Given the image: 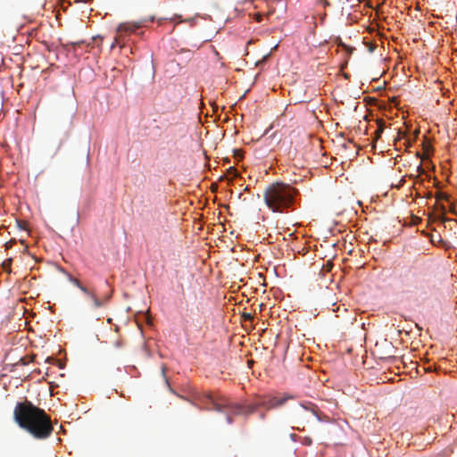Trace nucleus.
I'll list each match as a JSON object with an SVG mask.
<instances>
[{"label":"nucleus","instance_id":"obj_1","mask_svg":"<svg viewBox=\"0 0 457 457\" xmlns=\"http://www.w3.org/2000/svg\"><path fill=\"white\" fill-rule=\"evenodd\" d=\"M13 419L21 428L37 440L48 438L54 431L50 416L29 401L16 403Z\"/></svg>","mask_w":457,"mask_h":457},{"label":"nucleus","instance_id":"obj_2","mask_svg":"<svg viewBox=\"0 0 457 457\" xmlns=\"http://www.w3.org/2000/svg\"><path fill=\"white\" fill-rule=\"evenodd\" d=\"M298 190L285 183H272L267 187L263 193L266 205L272 211L283 212L290 208L295 201Z\"/></svg>","mask_w":457,"mask_h":457},{"label":"nucleus","instance_id":"obj_3","mask_svg":"<svg viewBox=\"0 0 457 457\" xmlns=\"http://www.w3.org/2000/svg\"><path fill=\"white\" fill-rule=\"evenodd\" d=\"M195 400L198 403L197 407L200 410H214L216 411H228L233 414H250L253 412V408L244 407L239 404L231 403L228 400H216L210 393H200L195 396Z\"/></svg>","mask_w":457,"mask_h":457},{"label":"nucleus","instance_id":"obj_4","mask_svg":"<svg viewBox=\"0 0 457 457\" xmlns=\"http://www.w3.org/2000/svg\"><path fill=\"white\" fill-rule=\"evenodd\" d=\"M407 283L413 291L420 296L427 297L434 290V285L428 275L420 270L413 269L410 270Z\"/></svg>","mask_w":457,"mask_h":457},{"label":"nucleus","instance_id":"obj_5","mask_svg":"<svg viewBox=\"0 0 457 457\" xmlns=\"http://www.w3.org/2000/svg\"><path fill=\"white\" fill-rule=\"evenodd\" d=\"M150 21H153L154 19H149ZM148 21V20L144 19L137 21H127L120 23L116 29L115 41L118 44H120L123 38L126 39V37L131 33L136 32V30L139 28L145 26V23Z\"/></svg>","mask_w":457,"mask_h":457},{"label":"nucleus","instance_id":"obj_6","mask_svg":"<svg viewBox=\"0 0 457 457\" xmlns=\"http://www.w3.org/2000/svg\"><path fill=\"white\" fill-rule=\"evenodd\" d=\"M288 399H294V396H292V395H286V396H281V397L271 396L267 399H263L261 402V405H262L263 407H265L267 409H274V408H277V407H279V406H282L283 404H285Z\"/></svg>","mask_w":457,"mask_h":457},{"label":"nucleus","instance_id":"obj_7","mask_svg":"<svg viewBox=\"0 0 457 457\" xmlns=\"http://www.w3.org/2000/svg\"><path fill=\"white\" fill-rule=\"evenodd\" d=\"M87 295L92 300L95 308H100L104 306L111 297V295H109L103 299H99L97 298L96 295L90 290L89 294H87Z\"/></svg>","mask_w":457,"mask_h":457},{"label":"nucleus","instance_id":"obj_8","mask_svg":"<svg viewBox=\"0 0 457 457\" xmlns=\"http://www.w3.org/2000/svg\"><path fill=\"white\" fill-rule=\"evenodd\" d=\"M69 279L71 282L73 283V285H75L77 287H79L85 295L87 294H89V290L85 287L78 278H75L73 277H71V275H69Z\"/></svg>","mask_w":457,"mask_h":457},{"label":"nucleus","instance_id":"obj_9","mask_svg":"<svg viewBox=\"0 0 457 457\" xmlns=\"http://www.w3.org/2000/svg\"><path fill=\"white\" fill-rule=\"evenodd\" d=\"M377 123H378V129L375 132V140H378L380 137V136L383 133L384 129H385V123L382 120H378Z\"/></svg>","mask_w":457,"mask_h":457},{"label":"nucleus","instance_id":"obj_10","mask_svg":"<svg viewBox=\"0 0 457 457\" xmlns=\"http://www.w3.org/2000/svg\"><path fill=\"white\" fill-rule=\"evenodd\" d=\"M170 21H176L177 23H180V22H189V23H192L194 21V19L193 18H189L187 20H183L181 15L175 14L172 18H170Z\"/></svg>","mask_w":457,"mask_h":457},{"label":"nucleus","instance_id":"obj_11","mask_svg":"<svg viewBox=\"0 0 457 457\" xmlns=\"http://www.w3.org/2000/svg\"><path fill=\"white\" fill-rule=\"evenodd\" d=\"M303 407L305 409V410H308V411H311V412L312 413V415L314 417L317 418V420H320V418L319 416V413H318V408L314 405V404H311L310 407H307L305 405H303Z\"/></svg>","mask_w":457,"mask_h":457},{"label":"nucleus","instance_id":"obj_12","mask_svg":"<svg viewBox=\"0 0 457 457\" xmlns=\"http://www.w3.org/2000/svg\"><path fill=\"white\" fill-rule=\"evenodd\" d=\"M436 200H438V201H439V200H448L449 196H448V195H447V194H445V193H443V192H437V193L436 194Z\"/></svg>","mask_w":457,"mask_h":457},{"label":"nucleus","instance_id":"obj_13","mask_svg":"<svg viewBox=\"0 0 457 457\" xmlns=\"http://www.w3.org/2000/svg\"><path fill=\"white\" fill-rule=\"evenodd\" d=\"M339 46H341L343 49L346 50L348 53H352L353 51V47H350L348 46H346L345 44H344L343 42H340L339 43Z\"/></svg>","mask_w":457,"mask_h":457},{"label":"nucleus","instance_id":"obj_14","mask_svg":"<svg viewBox=\"0 0 457 457\" xmlns=\"http://www.w3.org/2000/svg\"><path fill=\"white\" fill-rule=\"evenodd\" d=\"M125 41H126V39H125V38H123V40L121 41V43H120V44H118V43H116V41L114 40V41H113V43L112 44V46H111V47H112V48H113L115 46H120V47H122V46H124V45H125Z\"/></svg>","mask_w":457,"mask_h":457},{"label":"nucleus","instance_id":"obj_15","mask_svg":"<svg viewBox=\"0 0 457 457\" xmlns=\"http://www.w3.org/2000/svg\"><path fill=\"white\" fill-rule=\"evenodd\" d=\"M115 347L120 348L123 345L122 339H117L114 343Z\"/></svg>","mask_w":457,"mask_h":457},{"label":"nucleus","instance_id":"obj_16","mask_svg":"<svg viewBox=\"0 0 457 457\" xmlns=\"http://www.w3.org/2000/svg\"><path fill=\"white\" fill-rule=\"evenodd\" d=\"M303 444H304L306 445H310L312 444V439L310 437H304Z\"/></svg>","mask_w":457,"mask_h":457},{"label":"nucleus","instance_id":"obj_17","mask_svg":"<svg viewBox=\"0 0 457 457\" xmlns=\"http://www.w3.org/2000/svg\"><path fill=\"white\" fill-rule=\"evenodd\" d=\"M244 318L245 320H251L252 319V315L250 313H244Z\"/></svg>","mask_w":457,"mask_h":457},{"label":"nucleus","instance_id":"obj_18","mask_svg":"<svg viewBox=\"0 0 457 457\" xmlns=\"http://www.w3.org/2000/svg\"><path fill=\"white\" fill-rule=\"evenodd\" d=\"M227 421H228V423H229V424L232 422V419H231V417H230L229 413H228V415H227Z\"/></svg>","mask_w":457,"mask_h":457},{"label":"nucleus","instance_id":"obj_19","mask_svg":"<svg viewBox=\"0 0 457 457\" xmlns=\"http://www.w3.org/2000/svg\"><path fill=\"white\" fill-rule=\"evenodd\" d=\"M418 170H420L423 171V169H422L421 165H420V166L418 167Z\"/></svg>","mask_w":457,"mask_h":457}]
</instances>
